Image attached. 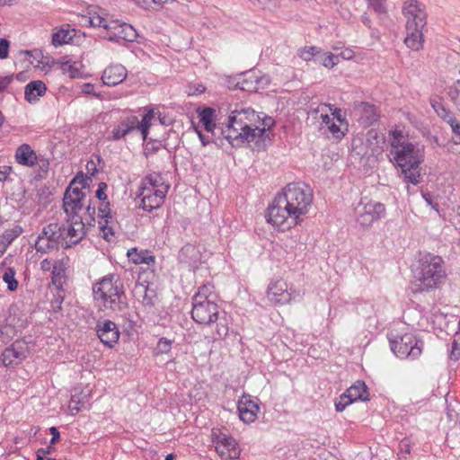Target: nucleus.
<instances>
[{"instance_id": "obj_1", "label": "nucleus", "mask_w": 460, "mask_h": 460, "mask_svg": "<svg viewBox=\"0 0 460 460\" xmlns=\"http://www.w3.org/2000/svg\"><path fill=\"white\" fill-rule=\"evenodd\" d=\"M261 124V118L253 109L242 107L231 111L226 125L221 128V134L233 147L252 142L259 145L264 141Z\"/></svg>"}, {"instance_id": "obj_2", "label": "nucleus", "mask_w": 460, "mask_h": 460, "mask_svg": "<svg viewBox=\"0 0 460 460\" xmlns=\"http://www.w3.org/2000/svg\"><path fill=\"white\" fill-rule=\"evenodd\" d=\"M447 278L445 261L433 253H420L414 274L413 293L429 292L443 284Z\"/></svg>"}, {"instance_id": "obj_3", "label": "nucleus", "mask_w": 460, "mask_h": 460, "mask_svg": "<svg viewBox=\"0 0 460 460\" xmlns=\"http://www.w3.org/2000/svg\"><path fill=\"white\" fill-rule=\"evenodd\" d=\"M402 12L406 18L404 43L418 51L423 46V29L427 24L425 5L418 0H408L403 3Z\"/></svg>"}, {"instance_id": "obj_4", "label": "nucleus", "mask_w": 460, "mask_h": 460, "mask_svg": "<svg viewBox=\"0 0 460 460\" xmlns=\"http://www.w3.org/2000/svg\"><path fill=\"white\" fill-rule=\"evenodd\" d=\"M93 298L109 310L122 311L127 306L126 295L120 278L108 274L93 285Z\"/></svg>"}, {"instance_id": "obj_5", "label": "nucleus", "mask_w": 460, "mask_h": 460, "mask_svg": "<svg viewBox=\"0 0 460 460\" xmlns=\"http://www.w3.org/2000/svg\"><path fill=\"white\" fill-rule=\"evenodd\" d=\"M401 170L403 181L418 185L422 181L420 164L424 162V146L411 143L406 145L396 156L391 159Z\"/></svg>"}, {"instance_id": "obj_6", "label": "nucleus", "mask_w": 460, "mask_h": 460, "mask_svg": "<svg viewBox=\"0 0 460 460\" xmlns=\"http://www.w3.org/2000/svg\"><path fill=\"white\" fill-rule=\"evenodd\" d=\"M279 195L285 199V205L292 210L295 218L299 223L308 213L313 203V190L311 188L302 182L288 183Z\"/></svg>"}, {"instance_id": "obj_7", "label": "nucleus", "mask_w": 460, "mask_h": 460, "mask_svg": "<svg viewBox=\"0 0 460 460\" xmlns=\"http://www.w3.org/2000/svg\"><path fill=\"white\" fill-rule=\"evenodd\" d=\"M286 201L278 194L273 199L271 205L268 208L267 221L273 226L282 228V230L290 229L299 224L292 210L285 205Z\"/></svg>"}, {"instance_id": "obj_8", "label": "nucleus", "mask_w": 460, "mask_h": 460, "mask_svg": "<svg viewBox=\"0 0 460 460\" xmlns=\"http://www.w3.org/2000/svg\"><path fill=\"white\" fill-rule=\"evenodd\" d=\"M60 232L59 223H49L39 234L34 247L38 252L48 253L53 250L64 248V239Z\"/></svg>"}, {"instance_id": "obj_9", "label": "nucleus", "mask_w": 460, "mask_h": 460, "mask_svg": "<svg viewBox=\"0 0 460 460\" xmlns=\"http://www.w3.org/2000/svg\"><path fill=\"white\" fill-rule=\"evenodd\" d=\"M424 342L417 340L411 333H406L399 340L390 341L391 349L400 358H418L423 349Z\"/></svg>"}, {"instance_id": "obj_10", "label": "nucleus", "mask_w": 460, "mask_h": 460, "mask_svg": "<svg viewBox=\"0 0 460 460\" xmlns=\"http://www.w3.org/2000/svg\"><path fill=\"white\" fill-rule=\"evenodd\" d=\"M60 232H62L64 239V248H70L74 244H77L86 234L85 223L83 221L82 216L75 217H67L66 222L59 223Z\"/></svg>"}, {"instance_id": "obj_11", "label": "nucleus", "mask_w": 460, "mask_h": 460, "mask_svg": "<svg viewBox=\"0 0 460 460\" xmlns=\"http://www.w3.org/2000/svg\"><path fill=\"white\" fill-rule=\"evenodd\" d=\"M355 211L358 223L364 227H368L385 216V208L380 202L367 201L365 203L361 200Z\"/></svg>"}, {"instance_id": "obj_12", "label": "nucleus", "mask_w": 460, "mask_h": 460, "mask_svg": "<svg viewBox=\"0 0 460 460\" xmlns=\"http://www.w3.org/2000/svg\"><path fill=\"white\" fill-rule=\"evenodd\" d=\"M219 306L212 300L192 302L191 317L199 324L209 325L217 321Z\"/></svg>"}, {"instance_id": "obj_13", "label": "nucleus", "mask_w": 460, "mask_h": 460, "mask_svg": "<svg viewBox=\"0 0 460 460\" xmlns=\"http://www.w3.org/2000/svg\"><path fill=\"white\" fill-rule=\"evenodd\" d=\"M85 193L78 187L68 186L63 198V208L67 217L79 216V211L85 206Z\"/></svg>"}, {"instance_id": "obj_14", "label": "nucleus", "mask_w": 460, "mask_h": 460, "mask_svg": "<svg viewBox=\"0 0 460 460\" xmlns=\"http://www.w3.org/2000/svg\"><path fill=\"white\" fill-rule=\"evenodd\" d=\"M212 443L215 445L217 453L225 459H236L240 456V449L235 439L221 432H213L211 435Z\"/></svg>"}, {"instance_id": "obj_15", "label": "nucleus", "mask_w": 460, "mask_h": 460, "mask_svg": "<svg viewBox=\"0 0 460 460\" xmlns=\"http://www.w3.org/2000/svg\"><path fill=\"white\" fill-rule=\"evenodd\" d=\"M352 114L362 128H368L376 123L380 118L377 108L369 102H355Z\"/></svg>"}, {"instance_id": "obj_16", "label": "nucleus", "mask_w": 460, "mask_h": 460, "mask_svg": "<svg viewBox=\"0 0 460 460\" xmlns=\"http://www.w3.org/2000/svg\"><path fill=\"white\" fill-rule=\"evenodd\" d=\"M107 31V40L110 41H118L123 40L128 42H133L137 33L130 24L127 22H120L118 20H111L109 24L105 25Z\"/></svg>"}, {"instance_id": "obj_17", "label": "nucleus", "mask_w": 460, "mask_h": 460, "mask_svg": "<svg viewBox=\"0 0 460 460\" xmlns=\"http://www.w3.org/2000/svg\"><path fill=\"white\" fill-rule=\"evenodd\" d=\"M168 189L169 186H162L160 189H155L153 191L150 187H142L140 192L142 208L146 211H152L160 208L164 202Z\"/></svg>"}, {"instance_id": "obj_18", "label": "nucleus", "mask_w": 460, "mask_h": 460, "mask_svg": "<svg viewBox=\"0 0 460 460\" xmlns=\"http://www.w3.org/2000/svg\"><path fill=\"white\" fill-rule=\"evenodd\" d=\"M96 333L101 341L107 347L112 348L119 339L117 324L111 320L99 321L96 324Z\"/></svg>"}, {"instance_id": "obj_19", "label": "nucleus", "mask_w": 460, "mask_h": 460, "mask_svg": "<svg viewBox=\"0 0 460 460\" xmlns=\"http://www.w3.org/2000/svg\"><path fill=\"white\" fill-rule=\"evenodd\" d=\"M27 346L23 341H16L6 348L2 355V362L5 367L16 366L27 357Z\"/></svg>"}, {"instance_id": "obj_20", "label": "nucleus", "mask_w": 460, "mask_h": 460, "mask_svg": "<svg viewBox=\"0 0 460 460\" xmlns=\"http://www.w3.org/2000/svg\"><path fill=\"white\" fill-rule=\"evenodd\" d=\"M267 297L275 305H285L292 299V292H288L286 281L278 279L269 285Z\"/></svg>"}, {"instance_id": "obj_21", "label": "nucleus", "mask_w": 460, "mask_h": 460, "mask_svg": "<svg viewBox=\"0 0 460 460\" xmlns=\"http://www.w3.org/2000/svg\"><path fill=\"white\" fill-rule=\"evenodd\" d=\"M98 217H100L99 228L103 234V238L110 241L109 235H114L113 218L111 214L110 202L108 200L101 201L98 208Z\"/></svg>"}, {"instance_id": "obj_22", "label": "nucleus", "mask_w": 460, "mask_h": 460, "mask_svg": "<svg viewBox=\"0 0 460 460\" xmlns=\"http://www.w3.org/2000/svg\"><path fill=\"white\" fill-rule=\"evenodd\" d=\"M237 410L240 419L246 423L253 422L257 418L259 406L250 395H243L238 402Z\"/></svg>"}, {"instance_id": "obj_23", "label": "nucleus", "mask_w": 460, "mask_h": 460, "mask_svg": "<svg viewBox=\"0 0 460 460\" xmlns=\"http://www.w3.org/2000/svg\"><path fill=\"white\" fill-rule=\"evenodd\" d=\"M128 72L120 64L111 65L102 73V80L108 86H115L122 83L127 77Z\"/></svg>"}, {"instance_id": "obj_24", "label": "nucleus", "mask_w": 460, "mask_h": 460, "mask_svg": "<svg viewBox=\"0 0 460 460\" xmlns=\"http://www.w3.org/2000/svg\"><path fill=\"white\" fill-rule=\"evenodd\" d=\"M137 125L138 118L137 116L126 117L114 127L110 139L117 141L124 138L128 134L137 129Z\"/></svg>"}, {"instance_id": "obj_25", "label": "nucleus", "mask_w": 460, "mask_h": 460, "mask_svg": "<svg viewBox=\"0 0 460 460\" xmlns=\"http://www.w3.org/2000/svg\"><path fill=\"white\" fill-rule=\"evenodd\" d=\"M40 155L28 144L21 145L15 152L16 162L23 166L32 167L36 165Z\"/></svg>"}, {"instance_id": "obj_26", "label": "nucleus", "mask_w": 460, "mask_h": 460, "mask_svg": "<svg viewBox=\"0 0 460 460\" xmlns=\"http://www.w3.org/2000/svg\"><path fill=\"white\" fill-rule=\"evenodd\" d=\"M133 292L134 296L142 302L144 306L148 308L155 306L157 296L154 289H150L143 284H137L135 286Z\"/></svg>"}, {"instance_id": "obj_27", "label": "nucleus", "mask_w": 460, "mask_h": 460, "mask_svg": "<svg viewBox=\"0 0 460 460\" xmlns=\"http://www.w3.org/2000/svg\"><path fill=\"white\" fill-rule=\"evenodd\" d=\"M328 110L332 111L331 104L321 103L316 108L310 107L308 114L314 119H321L319 130L328 128L333 122V119H331L328 114Z\"/></svg>"}, {"instance_id": "obj_28", "label": "nucleus", "mask_w": 460, "mask_h": 460, "mask_svg": "<svg viewBox=\"0 0 460 460\" xmlns=\"http://www.w3.org/2000/svg\"><path fill=\"white\" fill-rule=\"evenodd\" d=\"M46 84L40 81L36 80L30 82L24 90V97L29 102H34L39 100V97L43 96L46 93Z\"/></svg>"}, {"instance_id": "obj_29", "label": "nucleus", "mask_w": 460, "mask_h": 460, "mask_svg": "<svg viewBox=\"0 0 460 460\" xmlns=\"http://www.w3.org/2000/svg\"><path fill=\"white\" fill-rule=\"evenodd\" d=\"M199 251L193 244L184 245L179 252L178 259L181 262L193 265L199 260Z\"/></svg>"}, {"instance_id": "obj_30", "label": "nucleus", "mask_w": 460, "mask_h": 460, "mask_svg": "<svg viewBox=\"0 0 460 460\" xmlns=\"http://www.w3.org/2000/svg\"><path fill=\"white\" fill-rule=\"evenodd\" d=\"M353 402L360 400L363 402L368 401L367 387L363 381H357L354 385L349 387L345 392Z\"/></svg>"}, {"instance_id": "obj_31", "label": "nucleus", "mask_w": 460, "mask_h": 460, "mask_svg": "<svg viewBox=\"0 0 460 460\" xmlns=\"http://www.w3.org/2000/svg\"><path fill=\"white\" fill-rule=\"evenodd\" d=\"M74 36L75 30H70L69 25H66V28L63 26L52 34V44L58 47L70 43Z\"/></svg>"}, {"instance_id": "obj_32", "label": "nucleus", "mask_w": 460, "mask_h": 460, "mask_svg": "<svg viewBox=\"0 0 460 460\" xmlns=\"http://www.w3.org/2000/svg\"><path fill=\"white\" fill-rule=\"evenodd\" d=\"M216 111L210 107H205L199 112L200 123L208 132L213 133L216 129V123L214 122Z\"/></svg>"}, {"instance_id": "obj_33", "label": "nucleus", "mask_w": 460, "mask_h": 460, "mask_svg": "<svg viewBox=\"0 0 460 460\" xmlns=\"http://www.w3.org/2000/svg\"><path fill=\"white\" fill-rule=\"evenodd\" d=\"M217 296L212 284L207 283L199 288L198 292L192 297V302L212 300L217 302Z\"/></svg>"}, {"instance_id": "obj_34", "label": "nucleus", "mask_w": 460, "mask_h": 460, "mask_svg": "<svg viewBox=\"0 0 460 460\" xmlns=\"http://www.w3.org/2000/svg\"><path fill=\"white\" fill-rule=\"evenodd\" d=\"M261 80V79L255 75L254 71H249L244 75L243 81L238 82L237 84L241 90L252 92L257 90V84H259Z\"/></svg>"}, {"instance_id": "obj_35", "label": "nucleus", "mask_w": 460, "mask_h": 460, "mask_svg": "<svg viewBox=\"0 0 460 460\" xmlns=\"http://www.w3.org/2000/svg\"><path fill=\"white\" fill-rule=\"evenodd\" d=\"M128 256L135 264H151L155 262V256L149 254L147 252H138L136 248L128 250Z\"/></svg>"}, {"instance_id": "obj_36", "label": "nucleus", "mask_w": 460, "mask_h": 460, "mask_svg": "<svg viewBox=\"0 0 460 460\" xmlns=\"http://www.w3.org/2000/svg\"><path fill=\"white\" fill-rule=\"evenodd\" d=\"M155 118L154 110H149L144 116L141 120L138 119L137 129L140 130L142 137L144 140H146L148 130L152 125V120Z\"/></svg>"}, {"instance_id": "obj_37", "label": "nucleus", "mask_w": 460, "mask_h": 460, "mask_svg": "<svg viewBox=\"0 0 460 460\" xmlns=\"http://www.w3.org/2000/svg\"><path fill=\"white\" fill-rule=\"evenodd\" d=\"M22 228L20 226H16L13 228L6 229L0 235V242L4 243V246L8 248V246L22 234Z\"/></svg>"}, {"instance_id": "obj_38", "label": "nucleus", "mask_w": 460, "mask_h": 460, "mask_svg": "<svg viewBox=\"0 0 460 460\" xmlns=\"http://www.w3.org/2000/svg\"><path fill=\"white\" fill-rule=\"evenodd\" d=\"M52 283L56 286H62V279L66 274V265L63 261H56L52 266Z\"/></svg>"}, {"instance_id": "obj_39", "label": "nucleus", "mask_w": 460, "mask_h": 460, "mask_svg": "<svg viewBox=\"0 0 460 460\" xmlns=\"http://www.w3.org/2000/svg\"><path fill=\"white\" fill-rule=\"evenodd\" d=\"M60 68L63 74L68 75L71 78H76L81 75L80 67L76 62L71 60L62 62Z\"/></svg>"}, {"instance_id": "obj_40", "label": "nucleus", "mask_w": 460, "mask_h": 460, "mask_svg": "<svg viewBox=\"0 0 460 460\" xmlns=\"http://www.w3.org/2000/svg\"><path fill=\"white\" fill-rule=\"evenodd\" d=\"M15 270L13 268H7L5 269L4 274H3V280L7 285V289L11 292L15 291L18 288V281L15 279Z\"/></svg>"}, {"instance_id": "obj_41", "label": "nucleus", "mask_w": 460, "mask_h": 460, "mask_svg": "<svg viewBox=\"0 0 460 460\" xmlns=\"http://www.w3.org/2000/svg\"><path fill=\"white\" fill-rule=\"evenodd\" d=\"M142 187H150L155 191V189H160L162 186H168L163 182V178L158 174H150L143 180Z\"/></svg>"}, {"instance_id": "obj_42", "label": "nucleus", "mask_w": 460, "mask_h": 460, "mask_svg": "<svg viewBox=\"0 0 460 460\" xmlns=\"http://www.w3.org/2000/svg\"><path fill=\"white\" fill-rule=\"evenodd\" d=\"M38 165V171L36 172L35 179L42 180L46 179L49 170V161L43 156H40L38 158V162L36 163Z\"/></svg>"}, {"instance_id": "obj_43", "label": "nucleus", "mask_w": 460, "mask_h": 460, "mask_svg": "<svg viewBox=\"0 0 460 460\" xmlns=\"http://www.w3.org/2000/svg\"><path fill=\"white\" fill-rule=\"evenodd\" d=\"M448 96L451 102L456 105L458 111H460V80H456L454 85L448 88Z\"/></svg>"}, {"instance_id": "obj_44", "label": "nucleus", "mask_w": 460, "mask_h": 460, "mask_svg": "<svg viewBox=\"0 0 460 460\" xmlns=\"http://www.w3.org/2000/svg\"><path fill=\"white\" fill-rule=\"evenodd\" d=\"M411 142L406 140L405 138H391L390 139V155L392 158L396 156V152L401 151L403 147H406V145H410Z\"/></svg>"}, {"instance_id": "obj_45", "label": "nucleus", "mask_w": 460, "mask_h": 460, "mask_svg": "<svg viewBox=\"0 0 460 460\" xmlns=\"http://www.w3.org/2000/svg\"><path fill=\"white\" fill-rule=\"evenodd\" d=\"M172 349V341L166 338H161L155 348V354H166Z\"/></svg>"}, {"instance_id": "obj_46", "label": "nucleus", "mask_w": 460, "mask_h": 460, "mask_svg": "<svg viewBox=\"0 0 460 460\" xmlns=\"http://www.w3.org/2000/svg\"><path fill=\"white\" fill-rule=\"evenodd\" d=\"M95 207H92L91 201L89 200L88 204L85 207L84 217H83V221L89 225L93 226L95 222Z\"/></svg>"}, {"instance_id": "obj_47", "label": "nucleus", "mask_w": 460, "mask_h": 460, "mask_svg": "<svg viewBox=\"0 0 460 460\" xmlns=\"http://www.w3.org/2000/svg\"><path fill=\"white\" fill-rule=\"evenodd\" d=\"M251 3L259 8L273 10L278 5V0H250Z\"/></svg>"}, {"instance_id": "obj_48", "label": "nucleus", "mask_w": 460, "mask_h": 460, "mask_svg": "<svg viewBox=\"0 0 460 460\" xmlns=\"http://www.w3.org/2000/svg\"><path fill=\"white\" fill-rule=\"evenodd\" d=\"M109 22L110 21L106 20L105 18L100 16L97 13L91 14L88 17V22L92 27H102L105 29V25L109 24Z\"/></svg>"}, {"instance_id": "obj_49", "label": "nucleus", "mask_w": 460, "mask_h": 460, "mask_svg": "<svg viewBox=\"0 0 460 460\" xmlns=\"http://www.w3.org/2000/svg\"><path fill=\"white\" fill-rule=\"evenodd\" d=\"M353 402L352 399H350L346 393L341 394L339 397L338 402H335V409L337 411H342L344 409Z\"/></svg>"}, {"instance_id": "obj_50", "label": "nucleus", "mask_w": 460, "mask_h": 460, "mask_svg": "<svg viewBox=\"0 0 460 460\" xmlns=\"http://www.w3.org/2000/svg\"><path fill=\"white\" fill-rule=\"evenodd\" d=\"M369 6L373 8V10L379 13L383 14L386 13L385 2V0H367Z\"/></svg>"}, {"instance_id": "obj_51", "label": "nucleus", "mask_w": 460, "mask_h": 460, "mask_svg": "<svg viewBox=\"0 0 460 460\" xmlns=\"http://www.w3.org/2000/svg\"><path fill=\"white\" fill-rule=\"evenodd\" d=\"M327 130L337 140H341L345 136V132L341 130V126L336 125L334 122L327 128Z\"/></svg>"}, {"instance_id": "obj_52", "label": "nucleus", "mask_w": 460, "mask_h": 460, "mask_svg": "<svg viewBox=\"0 0 460 460\" xmlns=\"http://www.w3.org/2000/svg\"><path fill=\"white\" fill-rule=\"evenodd\" d=\"M88 181H91V178L84 175L83 172H79L70 182L69 186H73L74 184L78 183L82 186V188H85L88 184Z\"/></svg>"}, {"instance_id": "obj_53", "label": "nucleus", "mask_w": 460, "mask_h": 460, "mask_svg": "<svg viewBox=\"0 0 460 460\" xmlns=\"http://www.w3.org/2000/svg\"><path fill=\"white\" fill-rule=\"evenodd\" d=\"M317 53V48L315 47H305L300 50L299 56L304 60H310Z\"/></svg>"}, {"instance_id": "obj_54", "label": "nucleus", "mask_w": 460, "mask_h": 460, "mask_svg": "<svg viewBox=\"0 0 460 460\" xmlns=\"http://www.w3.org/2000/svg\"><path fill=\"white\" fill-rule=\"evenodd\" d=\"M108 188V185L107 183L105 182H100L99 185H98V189L95 192V197L100 200V201H104V200H107L108 199V197L105 193V190H107Z\"/></svg>"}, {"instance_id": "obj_55", "label": "nucleus", "mask_w": 460, "mask_h": 460, "mask_svg": "<svg viewBox=\"0 0 460 460\" xmlns=\"http://www.w3.org/2000/svg\"><path fill=\"white\" fill-rule=\"evenodd\" d=\"M10 43L6 39H0V59H4L8 57Z\"/></svg>"}, {"instance_id": "obj_56", "label": "nucleus", "mask_w": 460, "mask_h": 460, "mask_svg": "<svg viewBox=\"0 0 460 460\" xmlns=\"http://www.w3.org/2000/svg\"><path fill=\"white\" fill-rule=\"evenodd\" d=\"M13 172L11 166H0V182H4L9 180L10 174Z\"/></svg>"}, {"instance_id": "obj_57", "label": "nucleus", "mask_w": 460, "mask_h": 460, "mask_svg": "<svg viewBox=\"0 0 460 460\" xmlns=\"http://www.w3.org/2000/svg\"><path fill=\"white\" fill-rule=\"evenodd\" d=\"M330 111L332 112L333 119H336L341 124L345 123L347 125L345 116L342 114V111L341 109L332 107V111Z\"/></svg>"}, {"instance_id": "obj_58", "label": "nucleus", "mask_w": 460, "mask_h": 460, "mask_svg": "<svg viewBox=\"0 0 460 460\" xmlns=\"http://www.w3.org/2000/svg\"><path fill=\"white\" fill-rule=\"evenodd\" d=\"M162 145L161 143L155 142V141H148L146 147V154H152L156 151H158L161 148Z\"/></svg>"}, {"instance_id": "obj_59", "label": "nucleus", "mask_w": 460, "mask_h": 460, "mask_svg": "<svg viewBox=\"0 0 460 460\" xmlns=\"http://www.w3.org/2000/svg\"><path fill=\"white\" fill-rule=\"evenodd\" d=\"M399 447H400L401 455H407V454H410V452H411L410 443L407 439L402 440L400 442Z\"/></svg>"}, {"instance_id": "obj_60", "label": "nucleus", "mask_w": 460, "mask_h": 460, "mask_svg": "<svg viewBox=\"0 0 460 460\" xmlns=\"http://www.w3.org/2000/svg\"><path fill=\"white\" fill-rule=\"evenodd\" d=\"M452 349L450 353V358L452 359L457 360L460 358V352L458 351V342L454 340L452 342Z\"/></svg>"}, {"instance_id": "obj_61", "label": "nucleus", "mask_w": 460, "mask_h": 460, "mask_svg": "<svg viewBox=\"0 0 460 460\" xmlns=\"http://www.w3.org/2000/svg\"><path fill=\"white\" fill-rule=\"evenodd\" d=\"M337 58L336 56L330 54L326 56L323 61V65L326 67H332L335 65V59Z\"/></svg>"}, {"instance_id": "obj_62", "label": "nucleus", "mask_w": 460, "mask_h": 460, "mask_svg": "<svg viewBox=\"0 0 460 460\" xmlns=\"http://www.w3.org/2000/svg\"><path fill=\"white\" fill-rule=\"evenodd\" d=\"M49 432L52 435V438L50 439V444L55 445L59 440V438H60L59 431L56 427H51L49 429Z\"/></svg>"}, {"instance_id": "obj_63", "label": "nucleus", "mask_w": 460, "mask_h": 460, "mask_svg": "<svg viewBox=\"0 0 460 460\" xmlns=\"http://www.w3.org/2000/svg\"><path fill=\"white\" fill-rule=\"evenodd\" d=\"M430 105L434 109L436 113L439 111L443 107H445V105L442 103L439 98L430 99Z\"/></svg>"}, {"instance_id": "obj_64", "label": "nucleus", "mask_w": 460, "mask_h": 460, "mask_svg": "<svg viewBox=\"0 0 460 460\" xmlns=\"http://www.w3.org/2000/svg\"><path fill=\"white\" fill-rule=\"evenodd\" d=\"M449 125L454 134L460 137V122H458L456 119H450Z\"/></svg>"}]
</instances>
